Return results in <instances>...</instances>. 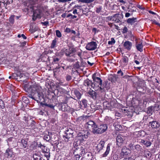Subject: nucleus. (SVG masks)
Returning <instances> with one entry per match:
<instances>
[{
	"label": "nucleus",
	"instance_id": "obj_28",
	"mask_svg": "<svg viewBox=\"0 0 160 160\" xmlns=\"http://www.w3.org/2000/svg\"><path fill=\"white\" fill-rule=\"evenodd\" d=\"M81 156H82V158H84L83 156H84V157H85V155L88 156V154H87V153L86 152L84 148L83 147H81Z\"/></svg>",
	"mask_w": 160,
	"mask_h": 160
},
{
	"label": "nucleus",
	"instance_id": "obj_34",
	"mask_svg": "<svg viewBox=\"0 0 160 160\" xmlns=\"http://www.w3.org/2000/svg\"><path fill=\"white\" fill-rule=\"evenodd\" d=\"M57 90L59 92H64V90L62 88H61L59 85H58L56 87Z\"/></svg>",
	"mask_w": 160,
	"mask_h": 160
},
{
	"label": "nucleus",
	"instance_id": "obj_63",
	"mask_svg": "<svg viewBox=\"0 0 160 160\" xmlns=\"http://www.w3.org/2000/svg\"><path fill=\"white\" fill-rule=\"evenodd\" d=\"M44 156L47 158V160H49V158L50 157L49 153L48 154H45Z\"/></svg>",
	"mask_w": 160,
	"mask_h": 160
},
{
	"label": "nucleus",
	"instance_id": "obj_9",
	"mask_svg": "<svg viewBox=\"0 0 160 160\" xmlns=\"http://www.w3.org/2000/svg\"><path fill=\"white\" fill-rule=\"evenodd\" d=\"M92 81L88 79L85 80L83 85L82 87V89L85 91L88 89V88H91V84H92Z\"/></svg>",
	"mask_w": 160,
	"mask_h": 160
},
{
	"label": "nucleus",
	"instance_id": "obj_18",
	"mask_svg": "<svg viewBox=\"0 0 160 160\" xmlns=\"http://www.w3.org/2000/svg\"><path fill=\"white\" fill-rule=\"evenodd\" d=\"M139 143L141 144H143L146 147L150 146L151 144V142L149 140L146 139H140L139 140Z\"/></svg>",
	"mask_w": 160,
	"mask_h": 160
},
{
	"label": "nucleus",
	"instance_id": "obj_33",
	"mask_svg": "<svg viewBox=\"0 0 160 160\" xmlns=\"http://www.w3.org/2000/svg\"><path fill=\"white\" fill-rule=\"evenodd\" d=\"M128 35L129 36L130 39L132 40L134 39V36L132 34V32L131 31H128Z\"/></svg>",
	"mask_w": 160,
	"mask_h": 160
},
{
	"label": "nucleus",
	"instance_id": "obj_43",
	"mask_svg": "<svg viewBox=\"0 0 160 160\" xmlns=\"http://www.w3.org/2000/svg\"><path fill=\"white\" fill-rule=\"evenodd\" d=\"M56 35L57 36V37H58L59 38H60L61 37V36H62L59 30H56Z\"/></svg>",
	"mask_w": 160,
	"mask_h": 160
},
{
	"label": "nucleus",
	"instance_id": "obj_41",
	"mask_svg": "<svg viewBox=\"0 0 160 160\" xmlns=\"http://www.w3.org/2000/svg\"><path fill=\"white\" fill-rule=\"evenodd\" d=\"M128 29L126 27H125L122 29V33H125L128 32Z\"/></svg>",
	"mask_w": 160,
	"mask_h": 160
},
{
	"label": "nucleus",
	"instance_id": "obj_25",
	"mask_svg": "<svg viewBox=\"0 0 160 160\" xmlns=\"http://www.w3.org/2000/svg\"><path fill=\"white\" fill-rule=\"evenodd\" d=\"M143 46L142 42L140 43H137L136 44V48L137 49L141 52L143 51Z\"/></svg>",
	"mask_w": 160,
	"mask_h": 160
},
{
	"label": "nucleus",
	"instance_id": "obj_37",
	"mask_svg": "<svg viewBox=\"0 0 160 160\" xmlns=\"http://www.w3.org/2000/svg\"><path fill=\"white\" fill-rule=\"evenodd\" d=\"M123 62L127 63L128 62V58L127 56H124L122 58Z\"/></svg>",
	"mask_w": 160,
	"mask_h": 160
},
{
	"label": "nucleus",
	"instance_id": "obj_20",
	"mask_svg": "<svg viewBox=\"0 0 160 160\" xmlns=\"http://www.w3.org/2000/svg\"><path fill=\"white\" fill-rule=\"evenodd\" d=\"M13 154L12 151L8 148L6 150L5 153V156L8 158H11Z\"/></svg>",
	"mask_w": 160,
	"mask_h": 160
},
{
	"label": "nucleus",
	"instance_id": "obj_47",
	"mask_svg": "<svg viewBox=\"0 0 160 160\" xmlns=\"http://www.w3.org/2000/svg\"><path fill=\"white\" fill-rule=\"evenodd\" d=\"M137 90L138 92H144V89H143L142 88L138 87L137 88Z\"/></svg>",
	"mask_w": 160,
	"mask_h": 160
},
{
	"label": "nucleus",
	"instance_id": "obj_54",
	"mask_svg": "<svg viewBox=\"0 0 160 160\" xmlns=\"http://www.w3.org/2000/svg\"><path fill=\"white\" fill-rule=\"evenodd\" d=\"M141 132H136L134 133V135H136L138 137L141 135Z\"/></svg>",
	"mask_w": 160,
	"mask_h": 160
},
{
	"label": "nucleus",
	"instance_id": "obj_61",
	"mask_svg": "<svg viewBox=\"0 0 160 160\" xmlns=\"http://www.w3.org/2000/svg\"><path fill=\"white\" fill-rule=\"evenodd\" d=\"M65 31L69 33L71 31V30L70 28H66L65 30Z\"/></svg>",
	"mask_w": 160,
	"mask_h": 160
},
{
	"label": "nucleus",
	"instance_id": "obj_35",
	"mask_svg": "<svg viewBox=\"0 0 160 160\" xmlns=\"http://www.w3.org/2000/svg\"><path fill=\"white\" fill-rule=\"evenodd\" d=\"M115 43V41L114 39L113 38H111V41H109L108 42V43L109 45H112Z\"/></svg>",
	"mask_w": 160,
	"mask_h": 160
},
{
	"label": "nucleus",
	"instance_id": "obj_14",
	"mask_svg": "<svg viewBox=\"0 0 160 160\" xmlns=\"http://www.w3.org/2000/svg\"><path fill=\"white\" fill-rule=\"evenodd\" d=\"M18 147L21 149L26 148L28 145V142L25 139H22L21 141L18 142Z\"/></svg>",
	"mask_w": 160,
	"mask_h": 160
},
{
	"label": "nucleus",
	"instance_id": "obj_24",
	"mask_svg": "<svg viewBox=\"0 0 160 160\" xmlns=\"http://www.w3.org/2000/svg\"><path fill=\"white\" fill-rule=\"evenodd\" d=\"M88 93L93 99H95L96 98V93L91 89L88 92Z\"/></svg>",
	"mask_w": 160,
	"mask_h": 160
},
{
	"label": "nucleus",
	"instance_id": "obj_19",
	"mask_svg": "<svg viewBox=\"0 0 160 160\" xmlns=\"http://www.w3.org/2000/svg\"><path fill=\"white\" fill-rule=\"evenodd\" d=\"M132 46V43L128 41H126L123 44L124 48L128 50H130Z\"/></svg>",
	"mask_w": 160,
	"mask_h": 160
},
{
	"label": "nucleus",
	"instance_id": "obj_32",
	"mask_svg": "<svg viewBox=\"0 0 160 160\" xmlns=\"http://www.w3.org/2000/svg\"><path fill=\"white\" fill-rule=\"evenodd\" d=\"M57 44V40L56 39H54L52 40V42L51 44L50 48H54L56 47Z\"/></svg>",
	"mask_w": 160,
	"mask_h": 160
},
{
	"label": "nucleus",
	"instance_id": "obj_51",
	"mask_svg": "<svg viewBox=\"0 0 160 160\" xmlns=\"http://www.w3.org/2000/svg\"><path fill=\"white\" fill-rule=\"evenodd\" d=\"M128 146L131 149L134 150V146H133V145L132 143H131L129 144Z\"/></svg>",
	"mask_w": 160,
	"mask_h": 160
},
{
	"label": "nucleus",
	"instance_id": "obj_2",
	"mask_svg": "<svg viewBox=\"0 0 160 160\" xmlns=\"http://www.w3.org/2000/svg\"><path fill=\"white\" fill-rule=\"evenodd\" d=\"M91 88H92L101 95L105 94V92L108 91L109 87L106 83L101 85H98L97 84L93 83L91 84Z\"/></svg>",
	"mask_w": 160,
	"mask_h": 160
},
{
	"label": "nucleus",
	"instance_id": "obj_46",
	"mask_svg": "<svg viewBox=\"0 0 160 160\" xmlns=\"http://www.w3.org/2000/svg\"><path fill=\"white\" fill-rule=\"evenodd\" d=\"M118 158V155L117 154H115L113 156V159L114 160H117Z\"/></svg>",
	"mask_w": 160,
	"mask_h": 160
},
{
	"label": "nucleus",
	"instance_id": "obj_48",
	"mask_svg": "<svg viewBox=\"0 0 160 160\" xmlns=\"http://www.w3.org/2000/svg\"><path fill=\"white\" fill-rule=\"evenodd\" d=\"M152 23H155L156 25H158V26H159V27H160V23H159L158 22H157L155 20H152Z\"/></svg>",
	"mask_w": 160,
	"mask_h": 160
},
{
	"label": "nucleus",
	"instance_id": "obj_6",
	"mask_svg": "<svg viewBox=\"0 0 160 160\" xmlns=\"http://www.w3.org/2000/svg\"><path fill=\"white\" fill-rule=\"evenodd\" d=\"M90 134L88 130H81V142L83 141H86Z\"/></svg>",
	"mask_w": 160,
	"mask_h": 160
},
{
	"label": "nucleus",
	"instance_id": "obj_23",
	"mask_svg": "<svg viewBox=\"0 0 160 160\" xmlns=\"http://www.w3.org/2000/svg\"><path fill=\"white\" fill-rule=\"evenodd\" d=\"M33 157L34 160H42L39 153L38 152L34 153L33 155Z\"/></svg>",
	"mask_w": 160,
	"mask_h": 160
},
{
	"label": "nucleus",
	"instance_id": "obj_30",
	"mask_svg": "<svg viewBox=\"0 0 160 160\" xmlns=\"http://www.w3.org/2000/svg\"><path fill=\"white\" fill-rule=\"evenodd\" d=\"M58 56H54L53 57V61L55 63H57L59 61L60 59L58 58Z\"/></svg>",
	"mask_w": 160,
	"mask_h": 160
},
{
	"label": "nucleus",
	"instance_id": "obj_7",
	"mask_svg": "<svg viewBox=\"0 0 160 160\" xmlns=\"http://www.w3.org/2000/svg\"><path fill=\"white\" fill-rule=\"evenodd\" d=\"M123 18L122 12L121 14L117 13L113 15V21L116 23L121 22Z\"/></svg>",
	"mask_w": 160,
	"mask_h": 160
},
{
	"label": "nucleus",
	"instance_id": "obj_1",
	"mask_svg": "<svg viewBox=\"0 0 160 160\" xmlns=\"http://www.w3.org/2000/svg\"><path fill=\"white\" fill-rule=\"evenodd\" d=\"M25 89L29 94L28 97L35 101L41 100L43 98L41 87L36 84L32 85L25 84Z\"/></svg>",
	"mask_w": 160,
	"mask_h": 160
},
{
	"label": "nucleus",
	"instance_id": "obj_10",
	"mask_svg": "<svg viewBox=\"0 0 160 160\" xmlns=\"http://www.w3.org/2000/svg\"><path fill=\"white\" fill-rule=\"evenodd\" d=\"M97 44L94 41L88 43L86 46V48L89 50H95L97 48Z\"/></svg>",
	"mask_w": 160,
	"mask_h": 160
},
{
	"label": "nucleus",
	"instance_id": "obj_39",
	"mask_svg": "<svg viewBox=\"0 0 160 160\" xmlns=\"http://www.w3.org/2000/svg\"><path fill=\"white\" fill-rule=\"evenodd\" d=\"M94 0H81V2L86 3H90L94 1Z\"/></svg>",
	"mask_w": 160,
	"mask_h": 160
},
{
	"label": "nucleus",
	"instance_id": "obj_36",
	"mask_svg": "<svg viewBox=\"0 0 160 160\" xmlns=\"http://www.w3.org/2000/svg\"><path fill=\"white\" fill-rule=\"evenodd\" d=\"M14 15H12L11 16V17L9 18V21L10 22V23H13L14 21Z\"/></svg>",
	"mask_w": 160,
	"mask_h": 160
},
{
	"label": "nucleus",
	"instance_id": "obj_42",
	"mask_svg": "<svg viewBox=\"0 0 160 160\" xmlns=\"http://www.w3.org/2000/svg\"><path fill=\"white\" fill-rule=\"evenodd\" d=\"M4 104L3 101L0 99V108L3 109L4 108Z\"/></svg>",
	"mask_w": 160,
	"mask_h": 160
},
{
	"label": "nucleus",
	"instance_id": "obj_15",
	"mask_svg": "<svg viewBox=\"0 0 160 160\" xmlns=\"http://www.w3.org/2000/svg\"><path fill=\"white\" fill-rule=\"evenodd\" d=\"M149 125L152 128L157 129L160 127V125L158 121L153 120L149 122Z\"/></svg>",
	"mask_w": 160,
	"mask_h": 160
},
{
	"label": "nucleus",
	"instance_id": "obj_59",
	"mask_svg": "<svg viewBox=\"0 0 160 160\" xmlns=\"http://www.w3.org/2000/svg\"><path fill=\"white\" fill-rule=\"evenodd\" d=\"M42 152L43 153H48V150L47 149L45 148H44L43 149H42Z\"/></svg>",
	"mask_w": 160,
	"mask_h": 160
},
{
	"label": "nucleus",
	"instance_id": "obj_53",
	"mask_svg": "<svg viewBox=\"0 0 160 160\" xmlns=\"http://www.w3.org/2000/svg\"><path fill=\"white\" fill-rule=\"evenodd\" d=\"M131 14L128 12H127L125 13V17L126 18H128L130 16Z\"/></svg>",
	"mask_w": 160,
	"mask_h": 160
},
{
	"label": "nucleus",
	"instance_id": "obj_22",
	"mask_svg": "<svg viewBox=\"0 0 160 160\" xmlns=\"http://www.w3.org/2000/svg\"><path fill=\"white\" fill-rule=\"evenodd\" d=\"M137 18L133 17L128 18L127 20V22L131 25H132L137 21Z\"/></svg>",
	"mask_w": 160,
	"mask_h": 160
},
{
	"label": "nucleus",
	"instance_id": "obj_56",
	"mask_svg": "<svg viewBox=\"0 0 160 160\" xmlns=\"http://www.w3.org/2000/svg\"><path fill=\"white\" fill-rule=\"evenodd\" d=\"M148 12L150 13V14H152L153 15H157V16H158V15H157V14L155 12H153V11H150V10H149L148 11Z\"/></svg>",
	"mask_w": 160,
	"mask_h": 160
},
{
	"label": "nucleus",
	"instance_id": "obj_62",
	"mask_svg": "<svg viewBox=\"0 0 160 160\" xmlns=\"http://www.w3.org/2000/svg\"><path fill=\"white\" fill-rule=\"evenodd\" d=\"M137 8H139L140 9H143L144 8L142 7V6L141 5H137Z\"/></svg>",
	"mask_w": 160,
	"mask_h": 160
},
{
	"label": "nucleus",
	"instance_id": "obj_60",
	"mask_svg": "<svg viewBox=\"0 0 160 160\" xmlns=\"http://www.w3.org/2000/svg\"><path fill=\"white\" fill-rule=\"evenodd\" d=\"M75 157L76 160H79L80 158V156L78 154L76 155H75Z\"/></svg>",
	"mask_w": 160,
	"mask_h": 160
},
{
	"label": "nucleus",
	"instance_id": "obj_38",
	"mask_svg": "<svg viewBox=\"0 0 160 160\" xmlns=\"http://www.w3.org/2000/svg\"><path fill=\"white\" fill-rule=\"evenodd\" d=\"M82 9V13L83 14L87 15V13L88 12L89 9L88 8H85V10H84L82 8H81V10Z\"/></svg>",
	"mask_w": 160,
	"mask_h": 160
},
{
	"label": "nucleus",
	"instance_id": "obj_4",
	"mask_svg": "<svg viewBox=\"0 0 160 160\" xmlns=\"http://www.w3.org/2000/svg\"><path fill=\"white\" fill-rule=\"evenodd\" d=\"M74 133L73 130L71 128H67V129L65 131V135L63 136L64 138H65V140L67 142L70 140V139L72 138L73 137V133Z\"/></svg>",
	"mask_w": 160,
	"mask_h": 160
},
{
	"label": "nucleus",
	"instance_id": "obj_49",
	"mask_svg": "<svg viewBox=\"0 0 160 160\" xmlns=\"http://www.w3.org/2000/svg\"><path fill=\"white\" fill-rule=\"evenodd\" d=\"M38 147H40L42 149H43L44 148H45L46 147L42 145L41 143L38 144Z\"/></svg>",
	"mask_w": 160,
	"mask_h": 160
},
{
	"label": "nucleus",
	"instance_id": "obj_57",
	"mask_svg": "<svg viewBox=\"0 0 160 160\" xmlns=\"http://www.w3.org/2000/svg\"><path fill=\"white\" fill-rule=\"evenodd\" d=\"M107 18L109 20H112L113 21V15L107 17Z\"/></svg>",
	"mask_w": 160,
	"mask_h": 160
},
{
	"label": "nucleus",
	"instance_id": "obj_5",
	"mask_svg": "<svg viewBox=\"0 0 160 160\" xmlns=\"http://www.w3.org/2000/svg\"><path fill=\"white\" fill-rule=\"evenodd\" d=\"M97 125L92 121H89L87 122L85 125V127L89 129H92V132L94 133V129L96 128Z\"/></svg>",
	"mask_w": 160,
	"mask_h": 160
},
{
	"label": "nucleus",
	"instance_id": "obj_27",
	"mask_svg": "<svg viewBox=\"0 0 160 160\" xmlns=\"http://www.w3.org/2000/svg\"><path fill=\"white\" fill-rule=\"evenodd\" d=\"M15 75H16L17 77H20V78H24L25 75L23 73H21L20 72H17L16 73H13L12 75V76H14Z\"/></svg>",
	"mask_w": 160,
	"mask_h": 160
},
{
	"label": "nucleus",
	"instance_id": "obj_26",
	"mask_svg": "<svg viewBox=\"0 0 160 160\" xmlns=\"http://www.w3.org/2000/svg\"><path fill=\"white\" fill-rule=\"evenodd\" d=\"M134 148H135L134 150H135L136 152H139L142 151V147L139 145H136L134 146Z\"/></svg>",
	"mask_w": 160,
	"mask_h": 160
},
{
	"label": "nucleus",
	"instance_id": "obj_8",
	"mask_svg": "<svg viewBox=\"0 0 160 160\" xmlns=\"http://www.w3.org/2000/svg\"><path fill=\"white\" fill-rule=\"evenodd\" d=\"M33 10V13L32 16V19L33 20L35 21L37 18H40L42 17L41 12V10L38 9L34 10V9H32Z\"/></svg>",
	"mask_w": 160,
	"mask_h": 160
},
{
	"label": "nucleus",
	"instance_id": "obj_44",
	"mask_svg": "<svg viewBox=\"0 0 160 160\" xmlns=\"http://www.w3.org/2000/svg\"><path fill=\"white\" fill-rule=\"evenodd\" d=\"M102 9V6H99V7L97 8L96 12L97 13H99L101 12Z\"/></svg>",
	"mask_w": 160,
	"mask_h": 160
},
{
	"label": "nucleus",
	"instance_id": "obj_13",
	"mask_svg": "<svg viewBox=\"0 0 160 160\" xmlns=\"http://www.w3.org/2000/svg\"><path fill=\"white\" fill-rule=\"evenodd\" d=\"M130 153V150L126 147L122 148L120 153L121 158L128 155Z\"/></svg>",
	"mask_w": 160,
	"mask_h": 160
},
{
	"label": "nucleus",
	"instance_id": "obj_40",
	"mask_svg": "<svg viewBox=\"0 0 160 160\" xmlns=\"http://www.w3.org/2000/svg\"><path fill=\"white\" fill-rule=\"evenodd\" d=\"M44 139L48 141H49L51 139L50 136L47 135L44 136Z\"/></svg>",
	"mask_w": 160,
	"mask_h": 160
},
{
	"label": "nucleus",
	"instance_id": "obj_45",
	"mask_svg": "<svg viewBox=\"0 0 160 160\" xmlns=\"http://www.w3.org/2000/svg\"><path fill=\"white\" fill-rule=\"evenodd\" d=\"M123 160H134L133 157H131L124 158Z\"/></svg>",
	"mask_w": 160,
	"mask_h": 160
},
{
	"label": "nucleus",
	"instance_id": "obj_58",
	"mask_svg": "<svg viewBox=\"0 0 160 160\" xmlns=\"http://www.w3.org/2000/svg\"><path fill=\"white\" fill-rule=\"evenodd\" d=\"M117 73L118 74H120L121 76H122L123 75V73L121 70L118 71L117 72Z\"/></svg>",
	"mask_w": 160,
	"mask_h": 160
},
{
	"label": "nucleus",
	"instance_id": "obj_16",
	"mask_svg": "<svg viewBox=\"0 0 160 160\" xmlns=\"http://www.w3.org/2000/svg\"><path fill=\"white\" fill-rule=\"evenodd\" d=\"M92 78L94 81L93 83H96L98 85H102V80L100 78L96 77L95 74L93 75Z\"/></svg>",
	"mask_w": 160,
	"mask_h": 160
},
{
	"label": "nucleus",
	"instance_id": "obj_29",
	"mask_svg": "<svg viewBox=\"0 0 160 160\" xmlns=\"http://www.w3.org/2000/svg\"><path fill=\"white\" fill-rule=\"evenodd\" d=\"M152 107H149L148 108V109L147 111V113L149 114V115H151L153 112L152 111Z\"/></svg>",
	"mask_w": 160,
	"mask_h": 160
},
{
	"label": "nucleus",
	"instance_id": "obj_55",
	"mask_svg": "<svg viewBox=\"0 0 160 160\" xmlns=\"http://www.w3.org/2000/svg\"><path fill=\"white\" fill-rule=\"evenodd\" d=\"M151 154L150 152H146V157H151Z\"/></svg>",
	"mask_w": 160,
	"mask_h": 160
},
{
	"label": "nucleus",
	"instance_id": "obj_52",
	"mask_svg": "<svg viewBox=\"0 0 160 160\" xmlns=\"http://www.w3.org/2000/svg\"><path fill=\"white\" fill-rule=\"evenodd\" d=\"M41 23L43 25L46 26L48 25L49 22L48 21H47L44 22H42Z\"/></svg>",
	"mask_w": 160,
	"mask_h": 160
},
{
	"label": "nucleus",
	"instance_id": "obj_12",
	"mask_svg": "<svg viewBox=\"0 0 160 160\" xmlns=\"http://www.w3.org/2000/svg\"><path fill=\"white\" fill-rule=\"evenodd\" d=\"M125 137L121 135H118L116 138L117 145L118 147L121 146L123 144Z\"/></svg>",
	"mask_w": 160,
	"mask_h": 160
},
{
	"label": "nucleus",
	"instance_id": "obj_21",
	"mask_svg": "<svg viewBox=\"0 0 160 160\" xmlns=\"http://www.w3.org/2000/svg\"><path fill=\"white\" fill-rule=\"evenodd\" d=\"M110 144L109 143L108 144L107 146L106 150L105 152L102 154V155L103 157H106L108 154H109L110 151Z\"/></svg>",
	"mask_w": 160,
	"mask_h": 160
},
{
	"label": "nucleus",
	"instance_id": "obj_17",
	"mask_svg": "<svg viewBox=\"0 0 160 160\" xmlns=\"http://www.w3.org/2000/svg\"><path fill=\"white\" fill-rule=\"evenodd\" d=\"M105 142L103 141H100L96 147L97 151L99 152L102 150L104 147Z\"/></svg>",
	"mask_w": 160,
	"mask_h": 160
},
{
	"label": "nucleus",
	"instance_id": "obj_11",
	"mask_svg": "<svg viewBox=\"0 0 160 160\" xmlns=\"http://www.w3.org/2000/svg\"><path fill=\"white\" fill-rule=\"evenodd\" d=\"M62 51L67 56L71 57L73 54L74 49L72 47H69L67 48L63 49Z\"/></svg>",
	"mask_w": 160,
	"mask_h": 160
},
{
	"label": "nucleus",
	"instance_id": "obj_3",
	"mask_svg": "<svg viewBox=\"0 0 160 160\" xmlns=\"http://www.w3.org/2000/svg\"><path fill=\"white\" fill-rule=\"evenodd\" d=\"M108 128L106 124L102 123L98 127L96 126V128L94 129V133L101 134L105 132Z\"/></svg>",
	"mask_w": 160,
	"mask_h": 160
},
{
	"label": "nucleus",
	"instance_id": "obj_50",
	"mask_svg": "<svg viewBox=\"0 0 160 160\" xmlns=\"http://www.w3.org/2000/svg\"><path fill=\"white\" fill-rule=\"evenodd\" d=\"M4 3V4L6 5L10 4V2L9 0H5Z\"/></svg>",
	"mask_w": 160,
	"mask_h": 160
},
{
	"label": "nucleus",
	"instance_id": "obj_64",
	"mask_svg": "<svg viewBox=\"0 0 160 160\" xmlns=\"http://www.w3.org/2000/svg\"><path fill=\"white\" fill-rule=\"evenodd\" d=\"M71 79V77L70 76H68L67 77L66 79L67 81H69Z\"/></svg>",
	"mask_w": 160,
	"mask_h": 160
},
{
	"label": "nucleus",
	"instance_id": "obj_31",
	"mask_svg": "<svg viewBox=\"0 0 160 160\" xmlns=\"http://www.w3.org/2000/svg\"><path fill=\"white\" fill-rule=\"evenodd\" d=\"M82 105L81 104V108L83 106L84 108H86L87 105V101L85 99H83L82 101Z\"/></svg>",
	"mask_w": 160,
	"mask_h": 160
}]
</instances>
